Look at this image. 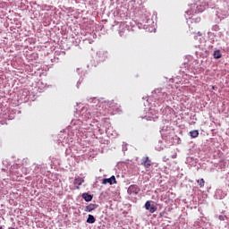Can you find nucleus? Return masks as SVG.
<instances>
[{
	"label": "nucleus",
	"mask_w": 229,
	"mask_h": 229,
	"mask_svg": "<svg viewBox=\"0 0 229 229\" xmlns=\"http://www.w3.org/2000/svg\"><path fill=\"white\" fill-rule=\"evenodd\" d=\"M106 106H108L113 112H116L119 110L120 106L119 104H117L115 101H109L106 104H105Z\"/></svg>",
	"instance_id": "f257e3e1"
},
{
	"label": "nucleus",
	"mask_w": 229,
	"mask_h": 229,
	"mask_svg": "<svg viewBox=\"0 0 229 229\" xmlns=\"http://www.w3.org/2000/svg\"><path fill=\"white\" fill-rule=\"evenodd\" d=\"M103 185H106V183H109V185H114L117 183V180L115 179L114 175H112L110 178H105L102 181Z\"/></svg>",
	"instance_id": "f03ea898"
},
{
	"label": "nucleus",
	"mask_w": 229,
	"mask_h": 229,
	"mask_svg": "<svg viewBox=\"0 0 229 229\" xmlns=\"http://www.w3.org/2000/svg\"><path fill=\"white\" fill-rule=\"evenodd\" d=\"M145 208L146 210H148L150 214H155V212H157V207H155V205H151V201L149 200L145 203Z\"/></svg>",
	"instance_id": "7ed1b4c3"
},
{
	"label": "nucleus",
	"mask_w": 229,
	"mask_h": 229,
	"mask_svg": "<svg viewBox=\"0 0 229 229\" xmlns=\"http://www.w3.org/2000/svg\"><path fill=\"white\" fill-rule=\"evenodd\" d=\"M140 191L137 184H132L128 188V194H139Z\"/></svg>",
	"instance_id": "20e7f679"
},
{
	"label": "nucleus",
	"mask_w": 229,
	"mask_h": 229,
	"mask_svg": "<svg viewBox=\"0 0 229 229\" xmlns=\"http://www.w3.org/2000/svg\"><path fill=\"white\" fill-rule=\"evenodd\" d=\"M141 165H143L146 169H149V167H151V160H149V157H144L142 159Z\"/></svg>",
	"instance_id": "39448f33"
},
{
	"label": "nucleus",
	"mask_w": 229,
	"mask_h": 229,
	"mask_svg": "<svg viewBox=\"0 0 229 229\" xmlns=\"http://www.w3.org/2000/svg\"><path fill=\"white\" fill-rule=\"evenodd\" d=\"M84 182H85V179H83L81 177L75 178L74 182H73L74 185H77L76 189H78V190L80 189V186H81V184Z\"/></svg>",
	"instance_id": "423d86ee"
},
{
	"label": "nucleus",
	"mask_w": 229,
	"mask_h": 229,
	"mask_svg": "<svg viewBox=\"0 0 229 229\" xmlns=\"http://www.w3.org/2000/svg\"><path fill=\"white\" fill-rule=\"evenodd\" d=\"M96 208H98V205L90 203L86 207V212H92V210H96Z\"/></svg>",
	"instance_id": "0eeeda50"
},
{
	"label": "nucleus",
	"mask_w": 229,
	"mask_h": 229,
	"mask_svg": "<svg viewBox=\"0 0 229 229\" xmlns=\"http://www.w3.org/2000/svg\"><path fill=\"white\" fill-rule=\"evenodd\" d=\"M190 135L191 139H196L199 135V131L198 130L191 131H190Z\"/></svg>",
	"instance_id": "6e6552de"
},
{
	"label": "nucleus",
	"mask_w": 229,
	"mask_h": 229,
	"mask_svg": "<svg viewBox=\"0 0 229 229\" xmlns=\"http://www.w3.org/2000/svg\"><path fill=\"white\" fill-rule=\"evenodd\" d=\"M87 223H89V225H94V223H96V218L94 217V216L89 215Z\"/></svg>",
	"instance_id": "1a4fd4ad"
},
{
	"label": "nucleus",
	"mask_w": 229,
	"mask_h": 229,
	"mask_svg": "<svg viewBox=\"0 0 229 229\" xmlns=\"http://www.w3.org/2000/svg\"><path fill=\"white\" fill-rule=\"evenodd\" d=\"M82 198L83 199H85L86 201H92V195L89 194V193H83L82 194Z\"/></svg>",
	"instance_id": "9d476101"
},
{
	"label": "nucleus",
	"mask_w": 229,
	"mask_h": 229,
	"mask_svg": "<svg viewBox=\"0 0 229 229\" xmlns=\"http://www.w3.org/2000/svg\"><path fill=\"white\" fill-rule=\"evenodd\" d=\"M222 55H221V51L219 50H216L214 52V58H216V60H219V58H221Z\"/></svg>",
	"instance_id": "9b49d317"
},
{
	"label": "nucleus",
	"mask_w": 229,
	"mask_h": 229,
	"mask_svg": "<svg viewBox=\"0 0 229 229\" xmlns=\"http://www.w3.org/2000/svg\"><path fill=\"white\" fill-rule=\"evenodd\" d=\"M197 183L199 184V186L200 187V188H203V187H205V179H199V180H198L197 181Z\"/></svg>",
	"instance_id": "f8f14e48"
},
{
	"label": "nucleus",
	"mask_w": 229,
	"mask_h": 229,
	"mask_svg": "<svg viewBox=\"0 0 229 229\" xmlns=\"http://www.w3.org/2000/svg\"><path fill=\"white\" fill-rule=\"evenodd\" d=\"M219 219H220V221H225V216H219Z\"/></svg>",
	"instance_id": "ddd939ff"
},
{
	"label": "nucleus",
	"mask_w": 229,
	"mask_h": 229,
	"mask_svg": "<svg viewBox=\"0 0 229 229\" xmlns=\"http://www.w3.org/2000/svg\"><path fill=\"white\" fill-rule=\"evenodd\" d=\"M0 229H4V228L0 226Z\"/></svg>",
	"instance_id": "4468645a"
},
{
	"label": "nucleus",
	"mask_w": 229,
	"mask_h": 229,
	"mask_svg": "<svg viewBox=\"0 0 229 229\" xmlns=\"http://www.w3.org/2000/svg\"><path fill=\"white\" fill-rule=\"evenodd\" d=\"M10 229H15V228H10Z\"/></svg>",
	"instance_id": "2eb2a0df"
}]
</instances>
